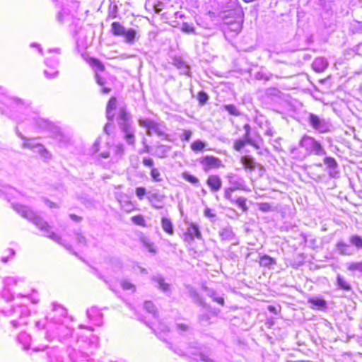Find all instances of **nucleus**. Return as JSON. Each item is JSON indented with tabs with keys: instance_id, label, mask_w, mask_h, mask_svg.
Segmentation results:
<instances>
[{
	"instance_id": "nucleus-1",
	"label": "nucleus",
	"mask_w": 362,
	"mask_h": 362,
	"mask_svg": "<svg viewBox=\"0 0 362 362\" xmlns=\"http://www.w3.org/2000/svg\"><path fill=\"white\" fill-rule=\"evenodd\" d=\"M13 209L22 217L30 221L36 226L43 233L45 237L50 238L57 243L62 244V238L54 232L51 231L50 226L47 222L44 221L28 206L21 204H15L13 205Z\"/></svg>"
},
{
	"instance_id": "nucleus-2",
	"label": "nucleus",
	"mask_w": 362,
	"mask_h": 362,
	"mask_svg": "<svg viewBox=\"0 0 362 362\" xmlns=\"http://www.w3.org/2000/svg\"><path fill=\"white\" fill-rule=\"evenodd\" d=\"M117 123L124 134V141L128 145L134 146L136 143L135 129L132 125V115L124 107H121L119 110Z\"/></svg>"
},
{
	"instance_id": "nucleus-3",
	"label": "nucleus",
	"mask_w": 362,
	"mask_h": 362,
	"mask_svg": "<svg viewBox=\"0 0 362 362\" xmlns=\"http://www.w3.org/2000/svg\"><path fill=\"white\" fill-rule=\"evenodd\" d=\"M349 243L344 242L343 240H338L334 245L335 252L342 256H351L355 253V249H362V237L354 234L349 238Z\"/></svg>"
},
{
	"instance_id": "nucleus-4",
	"label": "nucleus",
	"mask_w": 362,
	"mask_h": 362,
	"mask_svg": "<svg viewBox=\"0 0 362 362\" xmlns=\"http://www.w3.org/2000/svg\"><path fill=\"white\" fill-rule=\"evenodd\" d=\"M299 146L304 148L308 155L325 156L326 151L315 138L305 134L299 141Z\"/></svg>"
},
{
	"instance_id": "nucleus-5",
	"label": "nucleus",
	"mask_w": 362,
	"mask_h": 362,
	"mask_svg": "<svg viewBox=\"0 0 362 362\" xmlns=\"http://www.w3.org/2000/svg\"><path fill=\"white\" fill-rule=\"evenodd\" d=\"M308 122L314 129L320 133L328 132L331 128V124L326 119L320 118L313 113L309 115Z\"/></svg>"
},
{
	"instance_id": "nucleus-6",
	"label": "nucleus",
	"mask_w": 362,
	"mask_h": 362,
	"mask_svg": "<svg viewBox=\"0 0 362 362\" xmlns=\"http://www.w3.org/2000/svg\"><path fill=\"white\" fill-rule=\"evenodd\" d=\"M324 164L327 166L328 174L330 177L336 178L339 177V170L337 160L331 156H326L323 159Z\"/></svg>"
},
{
	"instance_id": "nucleus-7",
	"label": "nucleus",
	"mask_w": 362,
	"mask_h": 362,
	"mask_svg": "<svg viewBox=\"0 0 362 362\" xmlns=\"http://www.w3.org/2000/svg\"><path fill=\"white\" fill-rule=\"evenodd\" d=\"M199 163L203 165L205 172H208L211 168H218L221 165V160L212 156H206L199 160Z\"/></svg>"
},
{
	"instance_id": "nucleus-8",
	"label": "nucleus",
	"mask_w": 362,
	"mask_h": 362,
	"mask_svg": "<svg viewBox=\"0 0 362 362\" xmlns=\"http://www.w3.org/2000/svg\"><path fill=\"white\" fill-rule=\"evenodd\" d=\"M185 240L187 241L193 240L194 237H196L198 239L202 238V234L199 229V227L194 223L190 224L189 227L187 228V230L185 234Z\"/></svg>"
},
{
	"instance_id": "nucleus-9",
	"label": "nucleus",
	"mask_w": 362,
	"mask_h": 362,
	"mask_svg": "<svg viewBox=\"0 0 362 362\" xmlns=\"http://www.w3.org/2000/svg\"><path fill=\"white\" fill-rule=\"evenodd\" d=\"M206 184L213 192L218 191L222 186L221 178L216 175H209L206 180Z\"/></svg>"
},
{
	"instance_id": "nucleus-10",
	"label": "nucleus",
	"mask_w": 362,
	"mask_h": 362,
	"mask_svg": "<svg viewBox=\"0 0 362 362\" xmlns=\"http://www.w3.org/2000/svg\"><path fill=\"white\" fill-rule=\"evenodd\" d=\"M171 148L170 146H166L158 143L155 146L154 156L159 158H166L171 151Z\"/></svg>"
},
{
	"instance_id": "nucleus-11",
	"label": "nucleus",
	"mask_w": 362,
	"mask_h": 362,
	"mask_svg": "<svg viewBox=\"0 0 362 362\" xmlns=\"http://www.w3.org/2000/svg\"><path fill=\"white\" fill-rule=\"evenodd\" d=\"M218 234L223 240H226V241H236L237 240L235 234L233 231L232 228L230 226H227L226 228H221L219 230Z\"/></svg>"
},
{
	"instance_id": "nucleus-12",
	"label": "nucleus",
	"mask_w": 362,
	"mask_h": 362,
	"mask_svg": "<svg viewBox=\"0 0 362 362\" xmlns=\"http://www.w3.org/2000/svg\"><path fill=\"white\" fill-rule=\"evenodd\" d=\"M308 303L311 304L312 309L325 310L327 308L326 301L318 297H313L308 299Z\"/></svg>"
},
{
	"instance_id": "nucleus-13",
	"label": "nucleus",
	"mask_w": 362,
	"mask_h": 362,
	"mask_svg": "<svg viewBox=\"0 0 362 362\" xmlns=\"http://www.w3.org/2000/svg\"><path fill=\"white\" fill-rule=\"evenodd\" d=\"M328 66V62L324 57H317L313 62V68L317 72L324 71Z\"/></svg>"
},
{
	"instance_id": "nucleus-14",
	"label": "nucleus",
	"mask_w": 362,
	"mask_h": 362,
	"mask_svg": "<svg viewBox=\"0 0 362 362\" xmlns=\"http://www.w3.org/2000/svg\"><path fill=\"white\" fill-rule=\"evenodd\" d=\"M173 64L178 69L180 70V73L185 75H188L189 72V67L186 63L182 59L181 57H175L173 60Z\"/></svg>"
},
{
	"instance_id": "nucleus-15",
	"label": "nucleus",
	"mask_w": 362,
	"mask_h": 362,
	"mask_svg": "<svg viewBox=\"0 0 362 362\" xmlns=\"http://www.w3.org/2000/svg\"><path fill=\"white\" fill-rule=\"evenodd\" d=\"M164 196L158 194H152L148 198L151 205L156 209H160L163 207V201Z\"/></svg>"
},
{
	"instance_id": "nucleus-16",
	"label": "nucleus",
	"mask_w": 362,
	"mask_h": 362,
	"mask_svg": "<svg viewBox=\"0 0 362 362\" xmlns=\"http://www.w3.org/2000/svg\"><path fill=\"white\" fill-rule=\"evenodd\" d=\"M87 315L90 320L95 321L97 325H100V320L102 317V313L95 307L90 308L87 310Z\"/></svg>"
},
{
	"instance_id": "nucleus-17",
	"label": "nucleus",
	"mask_w": 362,
	"mask_h": 362,
	"mask_svg": "<svg viewBox=\"0 0 362 362\" xmlns=\"http://www.w3.org/2000/svg\"><path fill=\"white\" fill-rule=\"evenodd\" d=\"M229 183L231 185V187L235 191L238 189H244V180L242 178L236 177L235 175L228 177Z\"/></svg>"
},
{
	"instance_id": "nucleus-18",
	"label": "nucleus",
	"mask_w": 362,
	"mask_h": 362,
	"mask_svg": "<svg viewBox=\"0 0 362 362\" xmlns=\"http://www.w3.org/2000/svg\"><path fill=\"white\" fill-rule=\"evenodd\" d=\"M243 129L245 132L242 139L245 141L247 144L251 145L255 147H257L256 142L250 137V126L249 124H245L243 126Z\"/></svg>"
},
{
	"instance_id": "nucleus-19",
	"label": "nucleus",
	"mask_w": 362,
	"mask_h": 362,
	"mask_svg": "<svg viewBox=\"0 0 362 362\" xmlns=\"http://www.w3.org/2000/svg\"><path fill=\"white\" fill-rule=\"evenodd\" d=\"M137 33L133 28L126 30L122 36L124 37V42L127 44H133L136 38Z\"/></svg>"
},
{
	"instance_id": "nucleus-20",
	"label": "nucleus",
	"mask_w": 362,
	"mask_h": 362,
	"mask_svg": "<svg viewBox=\"0 0 362 362\" xmlns=\"http://www.w3.org/2000/svg\"><path fill=\"white\" fill-rule=\"evenodd\" d=\"M111 30L114 35L122 36L124 35L126 29L119 22H113L111 24Z\"/></svg>"
},
{
	"instance_id": "nucleus-21",
	"label": "nucleus",
	"mask_w": 362,
	"mask_h": 362,
	"mask_svg": "<svg viewBox=\"0 0 362 362\" xmlns=\"http://www.w3.org/2000/svg\"><path fill=\"white\" fill-rule=\"evenodd\" d=\"M152 279L158 284L159 288L163 291L167 292L170 290V285L164 281V279L161 276L158 275L153 276Z\"/></svg>"
},
{
	"instance_id": "nucleus-22",
	"label": "nucleus",
	"mask_w": 362,
	"mask_h": 362,
	"mask_svg": "<svg viewBox=\"0 0 362 362\" xmlns=\"http://www.w3.org/2000/svg\"><path fill=\"white\" fill-rule=\"evenodd\" d=\"M161 225H162V228L163 229V230H165L166 233H168L170 235L173 234V233H174L173 226L172 222L170 221V220L169 218H163L162 221H161Z\"/></svg>"
},
{
	"instance_id": "nucleus-23",
	"label": "nucleus",
	"mask_w": 362,
	"mask_h": 362,
	"mask_svg": "<svg viewBox=\"0 0 362 362\" xmlns=\"http://www.w3.org/2000/svg\"><path fill=\"white\" fill-rule=\"evenodd\" d=\"M241 163L246 168L253 170L255 168V163L251 156H243L241 158Z\"/></svg>"
},
{
	"instance_id": "nucleus-24",
	"label": "nucleus",
	"mask_w": 362,
	"mask_h": 362,
	"mask_svg": "<svg viewBox=\"0 0 362 362\" xmlns=\"http://www.w3.org/2000/svg\"><path fill=\"white\" fill-rule=\"evenodd\" d=\"M337 280V285L339 286V287H340L341 289H344L347 291H351V285L349 284V283H348L345 280V279L343 276L338 274Z\"/></svg>"
},
{
	"instance_id": "nucleus-25",
	"label": "nucleus",
	"mask_w": 362,
	"mask_h": 362,
	"mask_svg": "<svg viewBox=\"0 0 362 362\" xmlns=\"http://www.w3.org/2000/svg\"><path fill=\"white\" fill-rule=\"evenodd\" d=\"M346 268L349 271H358L362 272V260L359 262H351L346 264Z\"/></svg>"
},
{
	"instance_id": "nucleus-26",
	"label": "nucleus",
	"mask_w": 362,
	"mask_h": 362,
	"mask_svg": "<svg viewBox=\"0 0 362 362\" xmlns=\"http://www.w3.org/2000/svg\"><path fill=\"white\" fill-rule=\"evenodd\" d=\"M144 309L148 313L153 314L154 317H156L157 312L155 305L151 301H146L144 304Z\"/></svg>"
},
{
	"instance_id": "nucleus-27",
	"label": "nucleus",
	"mask_w": 362,
	"mask_h": 362,
	"mask_svg": "<svg viewBox=\"0 0 362 362\" xmlns=\"http://www.w3.org/2000/svg\"><path fill=\"white\" fill-rule=\"evenodd\" d=\"M206 146V144L200 140L194 141L191 144V148L194 151H202Z\"/></svg>"
},
{
	"instance_id": "nucleus-28",
	"label": "nucleus",
	"mask_w": 362,
	"mask_h": 362,
	"mask_svg": "<svg viewBox=\"0 0 362 362\" xmlns=\"http://www.w3.org/2000/svg\"><path fill=\"white\" fill-rule=\"evenodd\" d=\"M274 262L273 258L268 255H263L260 257L259 264L264 267H269Z\"/></svg>"
},
{
	"instance_id": "nucleus-29",
	"label": "nucleus",
	"mask_w": 362,
	"mask_h": 362,
	"mask_svg": "<svg viewBox=\"0 0 362 362\" xmlns=\"http://www.w3.org/2000/svg\"><path fill=\"white\" fill-rule=\"evenodd\" d=\"M182 177L186 181L193 184L197 185L199 182V179L194 175H190L189 173L185 172L182 173Z\"/></svg>"
},
{
	"instance_id": "nucleus-30",
	"label": "nucleus",
	"mask_w": 362,
	"mask_h": 362,
	"mask_svg": "<svg viewBox=\"0 0 362 362\" xmlns=\"http://www.w3.org/2000/svg\"><path fill=\"white\" fill-rule=\"evenodd\" d=\"M154 122L153 120H151L150 119H139V124L141 127H144L147 129V132L149 131L151 127L152 126L153 123Z\"/></svg>"
},
{
	"instance_id": "nucleus-31",
	"label": "nucleus",
	"mask_w": 362,
	"mask_h": 362,
	"mask_svg": "<svg viewBox=\"0 0 362 362\" xmlns=\"http://www.w3.org/2000/svg\"><path fill=\"white\" fill-rule=\"evenodd\" d=\"M224 109L227 110L231 115L239 116L240 112L234 105H226Z\"/></svg>"
},
{
	"instance_id": "nucleus-32",
	"label": "nucleus",
	"mask_w": 362,
	"mask_h": 362,
	"mask_svg": "<svg viewBox=\"0 0 362 362\" xmlns=\"http://www.w3.org/2000/svg\"><path fill=\"white\" fill-rule=\"evenodd\" d=\"M151 176L156 182H161L163 178L158 168H153L151 171Z\"/></svg>"
},
{
	"instance_id": "nucleus-33",
	"label": "nucleus",
	"mask_w": 362,
	"mask_h": 362,
	"mask_svg": "<svg viewBox=\"0 0 362 362\" xmlns=\"http://www.w3.org/2000/svg\"><path fill=\"white\" fill-rule=\"evenodd\" d=\"M120 285L124 290H132V292H134L136 290L135 286L127 280H122Z\"/></svg>"
},
{
	"instance_id": "nucleus-34",
	"label": "nucleus",
	"mask_w": 362,
	"mask_h": 362,
	"mask_svg": "<svg viewBox=\"0 0 362 362\" xmlns=\"http://www.w3.org/2000/svg\"><path fill=\"white\" fill-rule=\"evenodd\" d=\"M151 132H155L158 135H163L164 133L160 129L158 124L154 122L148 132H147V135L150 136L151 134Z\"/></svg>"
},
{
	"instance_id": "nucleus-35",
	"label": "nucleus",
	"mask_w": 362,
	"mask_h": 362,
	"mask_svg": "<svg viewBox=\"0 0 362 362\" xmlns=\"http://www.w3.org/2000/svg\"><path fill=\"white\" fill-rule=\"evenodd\" d=\"M132 221L138 226H145V219L141 215H137L132 217Z\"/></svg>"
},
{
	"instance_id": "nucleus-36",
	"label": "nucleus",
	"mask_w": 362,
	"mask_h": 362,
	"mask_svg": "<svg viewBox=\"0 0 362 362\" xmlns=\"http://www.w3.org/2000/svg\"><path fill=\"white\" fill-rule=\"evenodd\" d=\"M235 203L238 204L239 207H240L244 211L247 210V207L246 206V199L243 197H238L235 200Z\"/></svg>"
},
{
	"instance_id": "nucleus-37",
	"label": "nucleus",
	"mask_w": 362,
	"mask_h": 362,
	"mask_svg": "<svg viewBox=\"0 0 362 362\" xmlns=\"http://www.w3.org/2000/svg\"><path fill=\"white\" fill-rule=\"evenodd\" d=\"M197 98L199 103L204 105L209 100V96L205 92L201 91L198 93Z\"/></svg>"
},
{
	"instance_id": "nucleus-38",
	"label": "nucleus",
	"mask_w": 362,
	"mask_h": 362,
	"mask_svg": "<svg viewBox=\"0 0 362 362\" xmlns=\"http://www.w3.org/2000/svg\"><path fill=\"white\" fill-rule=\"evenodd\" d=\"M182 30L187 33H194V28L192 25L184 23L182 25Z\"/></svg>"
},
{
	"instance_id": "nucleus-39",
	"label": "nucleus",
	"mask_w": 362,
	"mask_h": 362,
	"mask_svg": "<svg viewBox=\"0 0 362 362\" xmlns=\"http://www.w3.org/2000/svg\"><path fill=\"white\" fill-rule=\"evenodd\" d=\"M125 147L122 144H118L115 146L114 151L115 153L119 156H122L124 152Z\"/></svg>"
},
{
	"instance_id": "nucleus-40",
	"label": "nucleus",
	"mask_w": 362,
	"mask_h": 362,
	"mask_svg": "<svg viewBox=\"0 0 362 362\" xmlns=\"http://www.w3.org/2000/svg\"><path fill=\"white\" fill-rule=\"evenodd\" d=\"M247 144L243 139H238L234 142V148L240 151Z\"/></svg>"
},
{
	"instance_id": "nucleus-41",
	"label": "nucleus",
	"mask_w": 362,
	"mask_h": 362,
	"mask_svg": "<svg viewBox=\"0 0 362 362\" xmlns=\"http://www.w3.org/2000/svg\"><path fill=\"white\" fill-rule=\"evenodd\" d=\"M90 64L93 66L97 67L100 71H104L105 66L98 59H90Z\"/></svg>"
},
{
	"instance_id": "nucleus-42",
	"label": "nucleus",
	"mask_w": 362,
	"mask_h": 362,
	"mask_svg": "<svg viewBox=\"0 0 362 362\" xmlns=\"http://www.w3.org/2000/svg\"><path fill=\"white\" fill-rule=\"evenodd\" d=\"M117 105V100L115 98L112 97L110 99L106 110H114L116 108Z\"/></svg>"
},
{
	"instance_id": "nucleus-43",
	"label": "nucleus",
	"mask_w": 362,
	"mask_h": 362,
	"mask_svg": "<svg viewBox=\"0 0 362 362\" xmlns=\"http://www.w3.org/2000/svg\"><path fill=\"white\" fill-rule=\"evenodd\" d=\"M192 135V132L191 130H183V133L180 135V138L182 141H189Z\"/></svg>"
},
{
	"instance_id": "nucleus-44",
	"label": "nucleus",
	"mask_w": 362,
	"mask_h": 362,
	"mask_svg": "<svg viewBox=\"0 0 362 362\" xmlns=\"http://www.w3.org/2000/svg\"><path fill=\"white\" fill-rule=\"evenodd\" d=\"M235 190L231 187L226 188L224 192V197L226 199L229 200L230 202H233V200L232 199V193Z\"/></svg>"
},
{
	"instance_id": "nucleus-45",
	"label": "nucleus",
	"mask_w": 362,
	"mask_h": 362,
	"mask_svg": "<svg viewBox=\"0 0 362 362\" xmlns=\"http://www.w3.org/2000/svg\"><path fill=\"white\" fill-rule=\"evenodd\" d=\"M146 189L143 187H139L136 189V194L139 199H143L144 196L146 194Z\"/></svg>"
},
{
	"instance_id": "nucleus-46",
	"label": "nucleus",
	"mask_w": 362,
	"mask_h": 362,
	"mask_svg": "<svg viewBox=\"0 0 362 362\" xmlns=\"http://www.w3.org/2000/svg\"><path fill=\"white\" fill-rule=\"evenodd\" d=\"M259 209L263 212H268L271 211L272 206L268 203H261L259 204Z\"/></svg>"
},
{
	"instance_id": "nucleus-47",
	"label": "nucleus",
	"mask_w": 362,
	"mask_h": 362,
	"mask_svg": "<svg viewBox=\"0 0 362 362\" xmlns=\"http://www.w3.org/2000/svg\"><path fill=\"white\" fill-rule=\"evenodd\" d=\"M142 163L146 167L152 168L154 165L153 160L151 158H144Z\"/></svg>"
},
{
	"instance_id": "nucleus-48",
	"label": "nucleus",
	"mask_w": 362,
	"mask_h": 362,
	"mask_svg": "<svg viewBox=\"0 0 362 362\" xmlns=\"http://www.w3.org/2000/svg\"><path fill=\"white\" fill-rule=\"evenodd\" d=\"M143 242L145 245V247L150 252H156V250L151 243L147 241L146 240H144Z\"/></svg>"
},
{
	"instance_id": "nucleus-49",
	"label": "nucleus",
	"mask_w": 362,
	"mask_h": 362,
	"mask_svg": "<svg viewBox=\"0 0 362 362\" xmlns=\"http://www.w3.org/2000/svg\"><path fill=\"white\" fill-rule=\"evenodd\" d=\"M76 240H77V243L78 244H81V245H86V238L82 235L77 234Z\"/></svg>"
},
{
	"instance_id": "nucleus-50",
	"label": "nucleus",
	"mask_w": 362,
	"mask_h": 362,
	"mask_svg": "<svg viewBox=\"0 0 362 362\" xmlns=\"http://www.w3.org/2000/svg\"><path fill=\"white\" fill-rule=\"evenodd\" d=\"M112 127V124L111 122H107L105 127H104V131L107 134H110V130H111V128Z\"/></svg>"
},
{
	"instance_id": "nucleus-51",
	"label": "nucleus",
	"mask_w": 362,
	"mask_h": 362,
	"mask_svg": "<svg viewBox=\"0 0 362 362\" xmlns=\"http://www.w3.org/2000/svg\"><path fill=\"white\" fill-rule=\"evenodd\" d=\"M95 79H96V82L98 83V84H99L100 86H103L104 84H105V81L103 80V78L100 76L98 74H95Z\"/></svg>"
},
{
	"instance_id": "nucleus-52",
	"label": "nucleus",
	"mask_w": 362,
	"mask_h": 362,
	"mask_svg": "<svg viewBox=\"0 0 362 362\" xmlns=\"http://www.w3.org/2000/svg\"><path fill=\"white\" fill-rule=\"evenodd\" d=\"M213 300L221 305H223L224 304V299L222 297L214 296Z\"/></svg>"
},
{
	"instance_id": "nucleus-53",
	"label": "nucleus",
	"mask_w": 362,
	"mask_h": 362,
	"mask_svg": "<svg viewBox=\"0 0 362 362\" xmlns=\"http://www.w3.org/2000/svg\"><path fill=\"white\" fill-rule=\"evenodd\" d=\"M204 215L207 217L214 218L215 217V214L211 212V210L209 208L204 210Z\"/></svg>"
},
{
	"instance_id": "nucleus-54",
	"label": "nucleus",
	"mask_w": 362,
	"mask_h": 362,
	"mask_svg": "<svg viewBox=\"0 0 362 362\" xmlns=\"http://www.w3.org/2000/svg\"><path fill=\"white\" fill-rule=\"evenodd\" d=\"M233 30H234L236 33H238L241 30V25L239 23H232Z\"/></svg>"
},
{
	"instance_id": "nucleus-55",
	"label": "nucleus",
	"mask_w": 362,
	"mask_h": 362,
	"mask_svg": "<svg viewBox=\"0 0 362 362\" xmlns=\"http://www.w3.org/2000/svg\"><path fill=\"white\" fill-rule=\"evenodd\" d=\"M113 110H106V116L109 121L112 122L114 118Z\"/></svg>"
},
{
	"instance_id": "nucleus-56",
	"label": "nucleus",
	"mask_w": 362,
	"mask_h": 362,
	"mask_svg": "<svg viewBox=\"0 0 362 362\" xmlns=\"http://www.w3.org/2000/svg\"><path fill=\"white\" fill-rule=\"evenodd\" d=\"M200 359H201V361H202L204 362H214V360H212L211 358H209L207 356L204 355V354H202L200 356Z\"/></svg>"
},
{
	"instance_id": "nucleus-57",
	"label": "nucleus",
	"mask_w": 362,
	"mask_h": 362,
	"mask_svg": "<svg viewBox=\"0 0 362 362\" xmlns=\"http://www.w3.org/2000/svg\"><path fill=\"white\" fill-rule=\"evenodd\" d=\"M143 144L144 146V150H143V152H145V153H150V151H151V147L146 144V139H144L143 140Z\"/></svg>"
},
{
	"instance_id": "nucleus-58",
	"label": "nucleus",
	"mask_w": 362,
	"mask_h": 362,
	"mask_svg": "<svg viewBox=\"0 0 362 362\" xmlns=\"http://www.w3.org/2000/svg\"><path fill=\"white\" fill-rule=\"evenodd\" d=\"M177 327L179 330L181 331H187L188 329V326L185 324H178Z\"/></svg>"
},
{
	"instance_id": "nucleus-59",
	"label": "nucleus",
	"mask_w": 362,
	"mask_h": 362,
	"mask_svg": "<svg viewBox=\"0 0 362 362\" xmlns=\"http://www.w3.org/2000/svg\"><path fill=\"white\" fill-rule=\"evenodd\" d=\"M45 203H46V204L49 208H54V207H56V204L54 203H53L52 202L49 201V200L46 199L45 200Z\"/></svg>"
},
{
	"instance_id": "nucleus-60",
	"label": "nucleus",
	"mask_w": 362,
	"mask_h": 362,
	"mask_svg": "<svg viewBox=\"0 0 362 362\" xmlns=\"http://www.w3.org/2000/svg\"><path fill=\"white\" fill-rule=\"evenodd\" d=\"M100 156L103 158H107L110 157V152L109 151H104L100 153Z\"/></svg>"
},
{
	"instance_id": "nucleus-61",
	"label": "nucleus",
	"mask_w": 362,
	"mask_h": 362,
	"mask_svg": "<svg viewBox=\"0 0 362 362\" xmlns=\"http://www.w3.org/2000/svg\"><path fill=\"white\" fill-rule=\"evenodd\" d=\"M70 217H71V218L72 220L76 221H81V217H79V216H76V215H75V214H71V215H70Z\"/></svg>"
},
{
	"instance_id": "nucleus-62",
	"label": "nucleus",
	"mask_w": 362,
	"mask_h": 362,
	"mask_svg": "<svg viewBox=\"0 0 362 362\" xmlns=\"http://www.w3.org/2000/svg\"><path fill=\"white\" fill-rule=\"evenodd\" d=\"M57 74H58V72L56 71L52 74H48V72L47 71H45V74L46 75V76L47 78H53V77L56 76L57 75Z\"/></svg>"
},
{
	"instance_id": "nucleus-63",
	"label": "nucleus",
	"mask_w": 362,
	"mask_h": 362,
	"mask_svg": "<svg viewBox=\"0 0 362 362\" xmlns=\"http://www.w3.org/2000/svg\"><path fill=\"white\" fill-rule=\"evenodd\" d=\"M268 310H269L270 312H272V313H275V314L276 313V308H275L274 306H273V305H269V306L268 307Z\"/></svg>"
},
{
	"instance_id": "nucleus-64",
	"label": "nucleus",
	"mask_w": 362,
	"mask_h": 362,
	"mask_svg": "<svg viewBox=\"0 0 362 362\" xmlns=\"http://www.w3.org/2000/svg\"><path fill=\"white\" fill-rule=\"evenodd\" d=\"M162 11V8L160 7V4H158L155 6V11L156 13H159Z\"/></svg>"
}]
</instances>
